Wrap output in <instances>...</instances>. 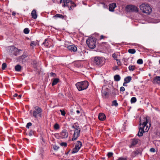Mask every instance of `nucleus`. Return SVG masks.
Listing matches in <instances>:
<instances>
[{
  "instance_id": "nucleus-29",
  "label": "nucleus",
  "mask_w": 160,
  "mask_h": 160,
  "mask_svg": "<svg viewBox=\"0 0 160 160\" xmlns=\"http://www.w3.org/2000/svg\"><path fill=\"white\" fill-rule=\"evenodd\" d=\"M135 67L134 65H130L128 67V69L130 71H133L135 69Z\"/></svg>"
},
{
  "instance_id": "nucleus-38",
  "label": "nucleus",
  "mask_w": 160,
  "mask_h": 160,
  "mask_svg": "<svg viewBox=\"0 0 160 160\" xmlns=\"http://www.w3.org/2000/svg\"><path fill=\"white\" fill-rule=\"evenodd\" d=\"M7 64L5 63H3L2 65V70H4L7 67Z\"/></svg>"
},
{
  "instance_id": "nucleus-5",
  "label": "nucleus",
  "mask_w": 160,
  "mask_h": 160,
  "mask_svg": "<svg viewBox=\"0 0 160 160\" xmlns=\"http://www.w3.org/2000/svg\"><path fill=\"white\" fill-rule=\"evenodd\" d=\"M96 40V38H93L88 39L87 40L86 43L89 48L93 49L95 48Z\"/></svg>"
},
{
  "instance_id": "nucleus-64",
  "label": "nucleus",
  "mask_w": 160,
  "mask_h": 160,
  "mask_svg": "<svg viewBox=\"0 0 160 160\" xmlns=\"http://www.w3.org/2000/svg\"><path fill=\"white\" fill-rule=\"evenodd\" d=\"M56 148H57V146H55Z\"/></svg>"
},
{
  "instance_id": "nucleus-58",
  "label": "nucleus",
  "mask_w": 160,
  "mask_h": 160,
  "mask_svg": "<svg viewBox=\"0 0 160 160\" xmlns=\"http://www.w3.org/2000/svg\"><path fill=\"white\" fill-rule=\"evenodd\" d=\"M63 0H60V3H61L62 2H63Z\"/></svg>"
},
{
  "instance_id": "nucleus-41",
  "label": "nucleus",
  "mask_w": 160,
  "mask_h": 160,
  "mask_svg": "<svg viewBox=\"0 0 160 160\" xmlns=\"http://www.w3.org/2000/svg\"><path fill=\"white\" fill-rule=\"evenodd\" d=\"M32 125V123L31 122L28 123L26 126V127L28 128H29V127L31 126Z\"/></svg>"
},
{
  "instance_id": "nucleus-51",
  "label": "nucleus",
  "mask_w": 160,
  "mask_h": 160,
  "mask_svg": "<svg viewBox=\"0 0 160 160\" xmlns=\"http://www.w3.org/2000/svg\"><path fill=\"white\" fill-rule=\"evenodd\" d=\"M127 83L126 82H124L123 84V85L124 86H127V85H126Z\"/></svg>"
},
{
  "instance_id": "nucleus-47",
  "label": "nucleus",
  "mask_w": 160,
  "mask_h": 160,
  "mask_svg": "<svg viewBox=\"0 0 160 160\" xmlns=\"http://www.w3.org/2000/svg\"><path fill=\"white\" fill-rule=\"evenodd\" d=\"M150 151L151 152H155V149L153 148H152L150 149Z\"/></svg>"
},
{
  "instance_id": "nucleus-14",
  "label": "nucleus",
  "mask_w": 160,
  "mask_h": 160,
  "mask_svg": "<svg viewBox=\"0 0 160 160\" xmlns=\"http://www.w3.org/2000/svg\"><path fill=\"white\" fill-rule=\"evenodd\" d=\"M116 7L115 3H113L109 5V10L111 12L114 11L115 8Z\"/></svg>"
},
{
  "instance_id": "nucleus-4",
  "label": "nucleus",
  "mask_w": 160,
  "mask_h": 160,
  "mask_svg": "<svg viewBox=\"0 0 160 160\" xmlns=\"http://www.w3.org/2000/svg\"><path fill=\"white\" fill-rule=\"evenodd\" d=\"M89 85V83L87 81L78 82L75 84L77 89L79 91L86 89Z\"/></svg>"
},
{
  "instance_id": "nucleus-33",
  "label": "nucleus",
  "mask_w": 160,
  "mask_h": 160,
  "mask_svg": "<svg viewBox=\"0 0 160 160\" xmlns=\"http://www.w3.org/2000/svg\"><path fill=\"white\" fill-rule=\"evenodd\" d=\"M137 101V99L136 97H132L131 99V102L132 103L135 102Z\"/></svg>"
},
{
  "instance_id": "nucleus-40",
  "label": "nucleus",
  "mask_w": 160,
  "mask_h": 160,
  "mask_svg": "<svg viewBox=\"0 0 160 160\" xmlns=\"http://www.w3.org/2000/svg\"><path fill=\"white\" fill-rule=\"evenodd\" d=\"M34 131L32 130H30L29 132L28 135L30 136H32V135L34 134Z\"/></svg>"
},
{
  "instance_id": "nucleus-37",
  "label": "nucleus",
  "mask_w": 160,
  "mask_h": 160,
  "mask_svg": "<svg viewBox=\"0 0 160 160\" xmlns=\"http://www.w3.org/2000/svg\"><path fill=\"white\" fill-rule=\"evenodd\" d=\"M137 63L138 64H141L143 63V60L142 59H139L137 61Z\"/></svg>"
},
{
  "instance_id": "nucleus-2",
  "label": "nucleus",
  "mask_w": 160,
  "mask_h": 160,
  "mask_svg": "<svg viewBox=\"0 0 160 160\" xmlns=\"http://www.w3.org/2000/svg\"><path fill=\"white\" fill-rule=\"evenodd\" d=\"M105 61V59L102 57L97 56L92 58V62L93 65L98 67H101L103 65Z\"/></svg>"
},
{
  "instance_id": "nucleus-11",
  "label": "nucleus",
  "mask_w": 160,
  "mask_h": 160,
  "mask_svg": "<svg viewBox=\"0 0 160 160\" xmlns=\"http://www.w3.org/2000/svg\"><path fill=\"white\" fill-rule=\"evenodd\" d=\"M60 135L62 138H66L68 137V132L66 130H64L61 132Z\"/></svg>"
},
{
  "instance_id": "nucleus-10",
  "label": "nucleus",
  "mask_w": 160,
  "mask_h": 160,
  "mask_svg": "<svg viewBox=\"0 0 160 160\" xmlns=\"http://www.w3.org/2000/svg\"><path fill=\"white\" fill-rule=\"evenodd\" d=\"M68 5V4L67 5ZM76 5L75 3L71 1H69L68 2V5H66L65 7H68L69 8V10H72V7H75Z\"/></svg>"
},
{
  "instance_id": "nucleus-39",
  "label": "nucleus",
  "mask_w": 160,
  "mask_h": 160,
  "mask_svg": "<svg viewBox=\"0 0 160 160\" xmlns=\"http://www.w3.org/2000/svg\"><path fill=\"white\" fill-rule=\"evenodd\" d=\"M60 112L61 113V114L63 116H64L66 114V112H65L64 111L62 110H61V109L60 110Z\"/></svg>"
},
{
  "instance_id": "nucleus-31",
  "label": "nucleus",
  "mask_w": 160,
  "mask_h": 160,
  "mask_svg": "<svg viewBox=\"0 0 160 160\" xmlns=\"http://www.w3.org/2000/svg\"><path fill=\"white\" fill-rule=\"evenodd\" d=\"M128 52L130 53L133 54L136 52V50L134 49H130L128 50Z\"/></svg>"
},
{
  "instance_id": "nucleus-60",
  "label": "nucleus",
  "mask_w": 160,
  "mask_h": 160,
  "mask_svg": "<svg viewBox=\"0 0 160 160\" xmlns=\"http://www.w3.org/2000/svg\"><path fill=\"white\" fill-rule=\"evenodd\" d=\"M159 63L160 64V59L159 60Z\"/></svg>"
},
{
  "instance_id": "nucleus-56",
  "label": "nucleus",
  "mask_w": 160,
  "mask_h": 160,
  "mask_svg": "<svg viewBox=\"0 0 160 160\" xmlns=\"http://www.w3.org/2000/svg\"><path fill=\"white\" fill-rule=\"evenodd\" d=\"M15 14H16V13H15V12H12V15L14 16Z\"/></svg>"
},
{
  "instance_id": "nucleus-46",
  "label": "nucleus",
  "mask_w": 160,
  "mask_h": 160,
  "mask_svg": "<svg viewBox=\"0 0 160 160\" xmlns=\"http://www.w3.org/2000/svg\"><path fill=\"white\" fill-rule=\"evenodd\" d=\"M116 60L117 61V62L118 64V65H121V63L120 60L119 59H117Z\"/></svg>"
},
{
  "instance_id": "nucleus-35",
  "label": "nucleus",
  "mask_w": 160,
  "mask_h": 160,
  "mask_svg": "<svg viewBox=\"0 0 160 160\" xmlns=\"http://www.w3.org/2000/svg\"><path fill=\"white\" fill-rule=\"evenodd\" d=\"M23 32L25 34H28L29 32V30L28 28H26L24 29Z\"/></svg>"
},
{
  "instance_id": "nucleus-3",
  "label": "nucleus",
  "mask_w": 160,
  "mask_h": 160,
  "mask_svg": "<svg viewBox=\"0 0 160 160\" xmlns=\"http://www.w3.org/2000/svg\"><path fill=\"white\" fill-rule=\"evenodd\" d=\"M140 10L142 12L148 14H149L152 12V9L149 5L147 3H142L139 6Z\"/></svg>"
},
{
  "instance_id": "nucleus-27",
  "label": "nucleus",
  "mask_w": 160,
  "mask_h": 160,
  "mask_svg": "<svg viewBox=\"0 0 160 160\" xmlns=\"http://www.w3.org/2000/svg\"><path fill=\"white\" fill-rule=\"evenodd\" d=\"M69 0H63V4L62 5V6L63 7H65L66 5H68V2H69Z\"/></svg>"
},
{
  "instance_id": "nucleus-19",
  "label": "nucleus",
  "mask_w": 160,
  "mask_h": 160,
  "mask_svg": "<svg viewBox=\"0 0 160 160\" xmlns=\"http://www.w3.org/2000/svg\"><path fill=\"white\" fill-rule=\"evenodd\" d=\"M153 81L155 83H159L160 82V76L156 77Z\"/></svg>"
},
{
  "instance_id": "nucleus-59",
  "label": "nucleus",
  "mask_w": 160,
  "mask_h": 160,
  "mask_svg": "<svg viewBox=\"0 0 160 160\" xmlns=\"http://www.w3.org/2000/svg\"><path fill=\"white\" fill-rule=\"evenodd\" d=\"M32 112V110L30 111V113H31V112Z\"/></svg>"
},
{
  "instance_id": "nucleus-52",
  "label": "nucleus",
  "mask_w": 160,
  "mask_h": 160,
  "mask_svg": "<svg viewBox=\"0 0 160 160\" xmlns=\"http://www.w3.org/2000/svg\"><path fill=\"white\" fill-rule=\"evenodd\" d=\"M22 96V95L21 94L19 95L18 96V98L20 99L21 98Z\"/></svg>"
},
{
  "instance_id": "nucleus-36",
  "label": "nucleus",
  "mask_w": 160,
  "mask_h": 160,
  "mask_svg": "<svg viewBox=\"0 0 160 160\" xmlns=\"http://www.w3.org/2000/svg\"><path fill=\"white\" fill-rule=\"evenodd\" d=\"M54 128L55 129L58 130L59 128V126L58 123H56L54 125Z\"/></svg>"
},
{
  "instance_id": "nucleus-25",
  "label": "nucleus",
  "mask_w": 160,
  "mask_h": 160,
  "mask_svg": "<svg viewBox=\"0 0 160 160\" xmlns=\"http://www.w3.org/2000/svg\"><path fill=\"white\" fill-rule=\"evenodd\" d=\"M59 79L58 78H55L52 83V86H53L55 85L58 82H59Z\"/></svg>"
},
{
  "instance_id": "nucleus-43",
  "label": "nucleus",
  "mask_w": 160,
  "mask_h": 160,
  "mask_svg": "<svg viewBox=\"0 0 160 160\" xmlns=\"http://www.w3.org/2000/svg\"><path fill=\"white\" fill-rule=\"evenodd\" d=\"M60 145L61 146H64V147H66L67 146V143L66 142H63L61 143Z\"/></svg>"
},
{
  "instance_id": "nucleus-21",
  "label": "nucleus",
  "mask_w": 160,
  "mask_h": 160,
  "mask_svg": "<svg viewBox=\"0 0 160 160\" xmlns=\"http://www.w3.org/2000/svg\"><path fill=\"white\" fill-rule=\"evenodd\" d=\"M80 149V148H79L77 147L76 146H75V148L72 150V153H74L78 152Z\"/></svg>"
},
{
  "instance_id": "nucleus-20",
  "label": "nucleus",
  "mask_w": 160,
  "mask_h": 160,
  "mask_svg": "<svg viewBox=\"0 0 160 160\" xmlns=\"http://www.w3.org/2000/svg\"><path fill=\"white\" fill-rule=\"evenodd\" d=\"M115 81L118 82L120 80L121 77L119 75H116L114 76Z\"/></svg>"
},
{
  "instance_id": "nucleus-57",
  "label": "nucleus",
  "mask_w": 160,
  "mask_h": 160,
  "mask_svg": "<svg viewBox=\"0 0 160 160\" xmlns=\"http://www.w3.org/2000/svg\"><path fill=\"white\" fill-rule=\"evenodd\" d=\"M70 151V150H69L67 153H65V154L67 155H68V154L69 153Z\"/></svg>"
},
{
  "instance_id": "nucleus-15",
  "label": "nucleus",
  "mask_w": 160,
  "mask_h": 160,
  "mask_svg": "<svg viewBox=\"0 0 160 160\" xmlns=\"http://www.w3.org/2000/svg\"><path fill=\"white\" fill-rule=\"evenodd\" d=\"M98 118L100 120L103 121L105 119L106 117L104 113H101L99 114Z\"/></svg>"
},
{
  "instance_id": "nucleus-23",
  "label": "nucleus",
  "mask_w": 160,
  "mask_h": 160,
  "mask_svg": "<svg viewBox=\"0 0 160 160\" xmlns=\"http://www.w3.org/2000/svg\"><path fill=\"white\" fill-rule=\"evenodd\" d=\"M139 152L138 150L134 151L131 154L132 156L134 157L138 155L139 154Z\"/></svg>"
},
{
  "instance_id": "nucleus-53",
  "label": "nucleus",
  "mask_w": 160,
  "mask_h": 160,
  "mask_svg": "<svg viewBox=\"0 0 160 160\" xmlns=\"http://www.w3.org/2000/svg\"><path fill=\"white\" fill-rule=\"evenodd\" d=\"M18 96V94H17V93H15V94L14 95H13V97H16Z\"/></svg>"
},
{
  "instance_id": "nucleus-28",
  "label": "nucleus",
  "mask_w": 160,
  "mask_h": 160,
  "mask_svg": "<svg viewBox=\"0 0 160 160\" xmlns=\"http://www.w3.org/2000/svg\"><path fill=\"white\" fill-rule=\"evenodd\" d=\"M75 146H76L77 147L79 148H80L82 146V143L80 141H78L77 142L76 144L75 145Z\"/></svg>"
},
{
  "instance_id": "nucleus-17",
  "label": "nucleus",
  "mask_w": 160,
  "mask_h": 160,
  "mask_svg": "<svg viewBox=\"0 0 160 160\" xmlns=\"http://www.w3.org/2000/svg\"><path fill=\"white\" fill-rule=\"evenodd\" d=\"M77 56L79 58H83V57L84 56L83 53L82 51L78 52V53H77Z\"/></svg>"
},
{
  "instance_id": "nucleus-49",
  "label": "nucleus",
  "mask_w": 160,
  "mask_h": 160,
  "mask_svg": "<svg viewBox=\"0 0 160 160\" xmlns=\"http://www.w3.org/2000/svg\"><path fill=\"white\" fill-rule=\"evenodd\" d=\"M107 38V37L105 36H104L103 35H102L100 36V39H104V38Z\"/></svg>"
},
{
  "instance_id": "nucleus-63",
  "label": "nucleus",
  "mask_w": 160,
  "mask_h": 160,
  "mask_svg": "<svg viewBox=\"0 0 160 160\" xmlns=\"http://www.w3.org/2000/svg\"><path fill=\"white\" fill-rule=\"evenodd\" d=\"M56 148H57V146H55Z\"/></svg>"
},
{
  "instance_id": "nucleus-7",
  "label": "nucleus",
  "mask_w": 160,
  "mask_h": 160,
  "mask_svg": "<svg viewBox=\"0 0 160 160\" xmlns=\"http://www.w3.org/2000/svg\"><path fill=\"white\" fill-rule=\"evenodd\" d=\"M126 8L127 11L129 12H138V8L133 5H128L127 6Z\"/></svg>"
},
{
  "instance_id": "nucleus-30",
  "label": "nucleus",
  "mask_w": 160,
  "mask_h": 160,
  "mask_svg": "<svg viewBox=\"0 0 160 160\" xmlns=\"http://www.w3.org/2000/svg\"><path fill=\"white\" fill-rule=\"evenodd\" d=\"M54 17H55L56 18H61L62 19H63L64 18V16L62 15V14H56V15H55L54 16H53Z\"/></svg>"
},
{
  "instance_id": "nucleus-61",
  "label": "nucleus",
  "mask_w": 160,
  "mask_h": 160,
  "mask_svg": "<svg viewBox=\"0 0 160 160\" xmlns=\"http://www.w3.org/2000/svg\"><path fill=\"white\" fill-rule=\"evenodd\" d=\"M26 139L27 140H28V139L26 138Z\"/></svg>"
},
{
  "instance_id": "nucleus-26",
  "label": "nucleus",
  "mask_w": 160,
  "mask_h": 160,
  "mask_svg": "<svg viewBox=\"0 0 160 160\" xmlns=\"http://www.w3.org/2000/svg\"><path fill=\"white\" fill-rule=\"evenodd\" d=\"M102 95L103 97H106L108 94V92L105 90H102Z\"/></svg>"
},
{
  "instance_id": "nucleus-8",
  "label": "nucleus",
  "mask_w": 160,
  "mask_h": 160,
  "mask_svg": "<svg viewBox=\"0 0 160 160\" xmlns=\"http://www.w3.org/2000/svg\"><path fill=\"white\" fill-rule=\"evenodd\" d=\"M36 108L33 111V116L35 118H37V115L39 114L42 112V110L38 107H36Z\"/></svg>"
},
{
  "instance_id": "nucleus-48",
  "label": "nucleus",
  "mask_w": 160,
  "mask_h": 160,
  "mask_svg": "<svg viewBox=\"0 0 160 160\" xmlns=\"http://www.w3.org/2000/svg\"><path fill=\"white\" fill-rule=\"evenodd\" d=\"M120 91L123 92L125 90V88L124 87H122L120 88Z\"/></svg>"
},
{
  "instance_id": "nucleus-24",
  "label": "nucleus",
  "mask_w": 160,
  "mask_h": 160,
  "mask_svg": "<svg viewBox=\"0 0 160 160\" xmlns=\"http://www.w3.org/2000/svg\"><path fill=\"white\" fill-rule=\"evenodd\" d=\"M27 57V56L25 54H23L22 56L19 57L18 58V60L19 61H21L25 58Z\"/></svg>"
},
{
  "instance_id": "nucleus-13",
  "label": "nucleus",
  "mask_w": 160,
  "mask_h": 160,
  "mask_svg": "<svg viewBox=\"0 0 160 160\" xmlns=\"http://www.w3.org/2000/svg\"><path fill=\"white\" fill-rule=\"evenodd\" d=\"M138 142V140L136 139H133L131 140V144L129 146L130 148H132L136 145Z\"/></svg>"
},
{
  "instance_id": "nucleus-9",
  "label": "nucleus",
  "mask_w": 160,
  "mask_h": 160,
  "mask_svg": "<svg viewBox=\"0 0 160 160\" xmlns=\"http://www.w3.org/2000/svg\"><path fill=\"white\" fill-rule=\"evenodd\" d=\"M18 50V49L16 48H14L13 47L10 50L9 54L12 57H13L14 55L15 56L17 55L16 53L15 52Z\"/></svg>"
},
{
  "instance_id": "nucleus-55",
  "label": "nucleus",
  "mask_w": 160,
  "mask_h": 160,
  "mask_svg": "<svg viewBox=\"0 0 160 160\" xmlns=\"http://www.w3.org/2000/svg\"><path fill=\"white\" fill-rule=\"evenodd\" d=\"M76 126H77L76 125L75 126H74V125L72 126V128H74L75 129V128H76Z\"/></svg>"
},
{
  "instance_id": "nucleus-12",
  "label": "nucleus",
  "mask_w": 160,
  "mask_h": 160,
  "mask_svg": "<svg viewBox=\"0 0 160 160\" xmlns=\"http://www.w3.org/2000/svg\"><path fill=\"white\" fill-rule=\"evenodd\" d=\"M67 48L71 52H75L77 50V47L74 45H71L68 46Z\"/></svg>"
},
{
  "instance_id": "nucleus-44",
  "label": "nucleus",
  "mask_w": 160,
  "mask_h": 160,
  "mask_svg": "<svg viewBox=\"0 0 160 160\" xmlns=\"http://www.w3.org/2000/svg\"><path fill=\"white\" fill-rule=\"evenodd\" d=\"M113 153L112 152H109L108 153L107 155L108 158L111 157L113 155Z\"/></svg>"
},
{
  "instance_id": "nucleus-32",
  "label": "nucleus",
  "mask_w": 160,
  "mask_h": 160,
  "mask_svg": "<svg viewBox=\"0 0 160 160\" xmlns=\"http://www.w3.org/2000/svg\"><path fill=\"white\" fill-rule=\"evenodd\" d=\"M43 44L46 47H49V43L48 42V39H46L44 41V42L43 43Z\"/></svg>"
},
{
  "instance_id": "nucleus-34",
  "label": "nucleus",
  "mask_w": 160,
  "mask_h": 160,
  "mask_svg": "<svg viewBox=\"0 0 160 160\" xmlns=\"http://www.w3.org/2000/svg\"><path fill=\"white\" fill-rule=\"evenodd\" d=\"M118 104L117 102V101L116 100H114L112 102V106H115L116 107H117L118 106Z\"/></svg>"
},
{
  "instance_id": "nucleus-42",
  "label": "nucleus",
  "mask_w": 160,
  "mask_h": 160,
  "mask_svg": "<svg viewBox=\"0 0 160 160\" xmlns=\"http://www.w3.org/2000/svg\"><path fill=\"white\" fill-rule=\"evenodd\" d=\"M112 57L116 60L118 59L117 55L115 53H114L112 54Z\"/></svg>"
},
{
  "instance_id": "nucleus-18",
  "label": "nucleus",
  "mask_w": 160,
  "mask_h": 160,
  "mask_svg": "<svg viewBox=\"0 0 160 160\" xmlns=\"http://www.w3.org/2000/svg\"><path fill=\"white\" fill-rule=\"evenodd\" d=\"M21 68L22 67L19 64H18L15 67V69L16 71H20L21 69Z\"/></svg>"
},
{
  "instance_id": "nucleus-45",
  "label": "nucleus",
  "mask_w": 160,
  "mask_h": 160,
  "mask_svg": "<svg viewBox=\"0 0 160 160\" xmlns=\"http://www.w3.org/2000/svg\"><path fill=\"white\" fill-rule=\"evenodd\" d=\"M50 76H51L53 77H55L56 76V74L55 73H54L53 72L50 73Z\"/></svg>"
},
{
  "instance_id": "nucleus-1",
  "label": "nucleus",
  "mask_w": 160,
  "mask_h": 160,
  "mask_svg": "<svg viewBox=\"0 0 160 160\" xmlns=\"http://www.w3.org/2000/svg\"><path fill=\"white\" fill-rule=\"evenodd\" d=\"M149 122V120L148 119L147 117H142L140 118V126L138 135L139 137L142 136L144 132H147L149 128L147 125V123Z\"/></svg>"
},
{
  "instance_id": "nucleus-16",
  "label": "nucleus",
  "mask_w": 160,
  "mask_h": 160,
  "mask_svg": "<svg viewBox=\"0 0 160 160\" xmlns=\"http://www.w3.org/2000/svg\"><path fill=\"white\" fill-rule=\"evenodd\" d=\"M31 15L32 18L34 19H36L37 17L36 12L35 10H33L31 12Z\"/></svg>"
},
{
  "instance_id": "nucleus-50",
  "label": "nucleus",
  "mask_w": 160,
  "mask_h": 160,
  "mask_svg": "<svg viewBox=\"0 0 160 160\" xmlns=\"http://www.w3.org/2000/svg\"><path fill=\"white\" fill-rule=\"evenodd\" d=\"M33 45H35L34 42H32L30 43L31 46H32Z\"/></svg>"
},
{
  "instance_id": "nucleus-6",
  "label": "nucleus",
  "mask_w": 160,
  "mask_h": 160,
  "mask_svg": "<svg viewBox=\"0 0 160 160\" xmlns=\"http://www.w3.org/2000/svg\"><path fill=\"white\" fill-rule=\"evenodd\" d=\"M80 131L81 128L79 127V126H76V128L74 130V133L73 135V137L72 138V141L76 140L80 136Z\"/></svg>"
},
{
  "instance_id": "nucleus-54",
  "label": "nucleus",
  "mask_w": 160,
  "mask_h": 160,
  "mask_svg": "<svg viewBox=\"0 0 160 160\" xmlns=\"http://www.w3.org/2000/svg\"><path fill=\"white\" fill-rule=\"evenodd\" d=\"M76 112L78 114H79L80 113V111L78 110H77L76 111Z\"/></svg>"
},
{
  "instance_id": "nucleus-62",
  "label": "nucleus",
  "mask_w": 160,
  "mask_h": 160,
  "mask_svg": "<svg viewBox=\"0 0 160 160\" xmlns=\"http://www.w3.org/2000/svg\"><path fill=\"white\" fill-rule=\"evenodd\" d=\"M58 148H57V149H58Z\"/></svg>"
},
{
  "instance_id": "nucleus-22",
  "label": "nucleus",
  "mask_w": 160,
  "mask_h": 160,
  "mask_svg": "<svg viewBox=\"0 0 160 160\" xmlns=\"http://www.w3.org/2000/svg\"><path fill=\"white\" fill-rule=\"evenodd\" d=\"M132 78L130 76H128L124 78V80L125 82L127 83L129 82L131 80Z\"/></svg>"
}]
</instances>
